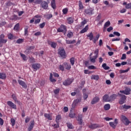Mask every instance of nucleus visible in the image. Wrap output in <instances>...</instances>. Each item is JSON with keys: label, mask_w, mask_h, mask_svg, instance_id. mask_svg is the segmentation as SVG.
<instances>
[{"label": "nucleus", "mask_w": 131, "mask_h": 131, "mask_svg": "<svg viewBox=\"0 0 131 131\" xmlns=\"http://www.w3.org/2000/svg\"><path fill=\"white\" fill-rule=\"evenodd\" d=\"M58 32H63L64 34H66V32L67 31V29L66 26L64 25H61L60 27L57 29Z\"/></svg>", "instance_id": "1"}, {"label": "nucleus", "mask_w": 131, "mask_h": 131, "mask_svg": "<svg viewBox=\"0 0 131 131\" xmlns=\"http://www.w3.org/2000/svg\"><path fill=\"white\" fill-rule=\"evenodd\" d=\"M118 95L119 96H120V97H121V98L120 99L119 103L120 104V105H122V104H124L125 102V100L126 99V97L125 95H123L120 93H118Z\"/></svg>", "instance_id": "2"}, {"label": "nucleus", "mask_w": 131, "mask_h": 131, "mask_svg": "<svg viewBox=\"0 0 131 131\" xmlns=\"http://www.w3.org/2000/svg\"><path fill=\"white\" fill-rule=\"evenodd\" d=\"M121 121L123 123L125 124V125H128L129 123H130V121L128 120V119L126 118L125 116H121Z\"/></svg>", "instance_id": "3"}, {"label": "nucleus", "mask_w": 131, "mask_h": 131, "mask_svg": "<svg viewBox=\"0 0 131 131\" xmlns=\"http://www.w3.org/2000/svg\"><path fill=\"white\" fill-rule=\"evenodd\" d=\"M58 55H60L62 58H66L67 55L64 49H59L58 50Z\"/></svg>", "instance_id": "4"}, {"label": "nucleus", "mask_w": 131, "mask_h": 131, "mask_svg": "<svg viewBox=\"0 0 131 131\" xmlns=\"http://www.w3.org/2000/svg\"><path fill=\"white\" fill-rule=\"evenodd\" d=\"M109 124L111 127L115 128L117 126V124H118V120H117V119H115L114 122H110Z\"/></svg>", "instance_id": "5"}, {"label": "nucleus", "mask_w": 131, "mask_h": 131, "mask_svg": "<svg viewBox=\"0 0 131 131\" xmlns=\"http://www.w3.org/2000/svg\"><path fill=\"white\" fill-rule=\"evenodd\" d=\"M7 105H8V106L12 109H14L15 110L17 109V106L16 104H15L14 103H13V102L11 101H7Z\"/></svg>", "instance_id": "6"}, {"label": "nucleus", "mask_w": 131, "mask_h": 131, "mask_svg": "<svg viewBox=\"0 0 131 131\" xmlns=\"http://www.w3.org/2000/svg\"><path fill=\"white\" fill-rule=\"evenodd\" d=\"M73 82V80L72 79H67L62 83L63 85H70Z\"/></svg>", "instance_id": "7"}, {"label": "nucleus", "mask_w": 131, "mask_h": 131, "mask_svg": "<svg viewBox=\"0 0 131 131\" xmlns=\"http://www.w3.org/2000/svg\"><path fill=\"white\" fill-rule=\"evenodd\" d=\"M102 100L103 102H111L110 96L108 94L104 95L102 97Z\"/></svg>", "instance_id": "8"}, {"label": "nucleus", "mask_w": 131, "mask_h": 131, "mask_svg": "<svg viewBox=\"0 0 131 131\" xmlns=\"http://www.w3.org/2000/svg\"><path fill=\"white\" fill-rule=\"evenodd\" d=\"M32 68L34 70V71L39 69L40 68V64L39 63H34L32 66Z\"/></svg>", "instance_id": "9"}, {"label": "nucleus", "mask_w": 131, "mask_h": 131, "mask_svg": "<svg viewBox=\"0 0 131 131\" xmlns=\"http://www.w3.org/2000/svg\"><path fill=\"white\" fill-rule=\"evenodd\" d=\"M94 11V9L92 8H88L85 10V13L87 15H92L93 12Z\"/></svg>", "instance_id": "10"}, {"label": "nucleus", "mask_w": 131, "mask_h": 131, "mask_svg": "<svg viewBox=\"0 0 131 131\" xmlns=\"http://www.w3.org/2000/svg\"><path fill=\"white\" fill-rule=\"evenodd\" d=\"M99 101H100V98H99V97L96 96L92 99L91 101V104L92 105H94V104H96V103H98Z\"/></svg>", "instance_id": "11"}, {"label": "nucleus", "mask_w": 131, "mask_h": 131, "mask_svg": "<svg viewBox=\"0 0 131 131\" xmlns=\"http://www.w3.org/2000/svg\"><path fill=\"white\" fill-rule=\"evenodd\" d=\"M77 120L79 124H80L81 125H82V114L78 115V118Z\"/></svg>", "instance_id": "12"}, {"label": "nucleus", "mask_w": 131, "mask_h": 131, "mask_svg": "<svg viewBox=\"0 0 131 131\" xmlns=\"http://www.w3.org/2000/svg\"><path fill=\"white\" fill-rule=\"evenodd\" d=\"M18 82L20 85H21L23 88H24L25 89H26L27 88V85H26V83H25V82L21 80H18Z\"/></svg>", "instance_id": "13"}, {"label": "nucleus", "mask_w": 131, "mask_h": 131, "mask_svg": "<svg viewBox=\"0 0 131 131\" xmlns=\"http://www.w3.org/2000/svg\"><path fill=\"white\" fill-rule=\"evenodd\" d=\"M41 6L42 8H43V9H44L45 10H47V9L49 8V5L48 4V3H47L46 1L42 2Z\"/></svg>", "instance_id": "14"}, {"label": "nucleus", "mask_w": 131, "mask_h": 131, "mask_svg": "<svg viewBox=\"0 0 131 131\" xmlns=\"http://www.w3.org/2000/svg\"><path fill=\"white\" fill-rule=\"evenodd\" d=\"M34 126V121H32L31 124L28 128V131H31Z\"/></svg>", "instance_id": "15"}, {"label": "nucleus", "mask_w": 131, "mask_h": 131, "mask_svg": "<svg viewBox=\"0 0 131 131\" xmlns=\"http://www.w3.org/2000/svg\"><path fill=\"white\" fill-rule=\"evenodd\" d=\"M82 92L83 93V99L84 100H86L88 98H89V95L86 94V90L85 89H83Z\"/></svg>", "instance_id": "16"}, {"label": "nucleus", "mask_w": 131, "mask_h": 131, "mask_svg": "<svg viewBox=\"0 0 131 131\" xmlns=\"http://www.w3.org/2000/svg\"><path fill=\"white\" fill-rule=\"evenodd\" d=\"M12 98L13 100H14L15 103H17V104L20 105V101H18V100L17 99V97H16V95H15L14 94H12Z\"/></svg>", "instance_id": "17"}, {"label": "nucleus", "mask_w": 131, "mask_h": 131, "mask_svg": "<svg viewBox=\"0 0 131 131\" xmlns=\"http://www.w3.org/2000/svg\"><path fill=\"white\" fill-rule=\"evenodd\" d=\"M35 18H41V16H40L39 15H35L34 17L33 18H32V19L30 20V24L33 23V22H34V21L35 20Z\"/></svg>", "instance_id": "18"}, {"label": "nucleus", "mask_w": 131, "mask_h": 131, "mask_svg": "<svg viewBox=\"0 0 131 131\" xmlns=\"http://www.w3.org/2000/svg\"><path fill=\"white\" fill-rule=\"evenodd\" d=\"M99 127V125L97 124H91L89 125L90 128H91L92 129H94L95 128H97Z\"/></svg>", "instance_id": "19"}, {"label": "nucleus", "mask_w": 131, "mask_h": 131, "mask_svg": "<svg viewBox=\"0 0 131 131\" xmlns=\"http://www.w3.org/2000/svg\"><path fill=\"white\" fill-rule=\"evenodd\" d=\"M98 58V56H94L92 57H90V62L92 63H96V59Z\"/></svg>", "instance_id": "20"}, {"label": "nucleus", "mask_w": 131, "mask_h": 131, "mask_svg": "<svg viewBox=\"0 0 131 131\" xmlns=\"http://www.w3.org/2000/svg\"><path fill=\"white\" fill-rule=\"evenodd\" d=\"M123 5V6H125L126 9H131V3L127 4L126 2H124Z\"/></svg>", "instance_id": "21"}, {"label": "nucleus", "mask_w": 131, "mask_h": 131, "mask_svg": "<svg viewBox=\"0 0 131 131\" xmlns=\"http://www.w3.org/2000/svg\"><path fill=\"white\" fill-rule=\"evenodd\" d=\"M89 30V26H86L84 29H83L80 32V33H84L85 32H86Z\"/></svg>", "instance_id": "22"}, {"label": "nucleus", "mask_w": 131, "mask_h": 131, "mask_svg": "<svg viewBox=\"0 0 131 131\" xmlns=\"http://www.w3.org/2000/svg\"><path fill=\"white\" fill-rule=\"evenodd\" d=\"M110 97L111 99V102H112V101H114L116 98H117V95L116 94H113Z\"/></svg>", "instance_id": "23"}, {"label": "nucleus", "mask_w": 131, "mask_h": 131, "mask_svg": "<svg viewBox=\"0 0 131 131\" xmlns=\"http://www.w3.org/2000/svg\"><path fill=\"white\" fill-rule=\"evenodd\" d=\"M87 37H89L90 40H93V39H94V34L92 32H91L90 33H89L87 35Z\"/></svg>", "instance_id": "24"}, {"label": "nucleus", "mask_w": 131, "mask_h": 131, "mask_svg": "<svg viewBox=\"0 0 131 131\" xmlns=\"http://www.w3.org/2000/svg\"><path fill=\"white\" fill-rule=\"evenodd\" d=\"M51 5L53 9H56V1L55 0H51Z\"/></svg>", "instance_id": "25"}, {"label": "nucleus", "mask_w": 131, "mask_h": 131, "mask_svg": "<svg viewBox=\"0 0 131 131\" xmlns=\"http://www.w3.org/2000/svg\"><path fill=\"white\" fill-rule=\"evenodd\" d=\"M66 43L68 45H72V43H75L76 41L75 40H66Z\"/></svg>", "instance_id": "26"}, {"label": "nucleus", "mask_w": 131, "mask_h": 131, "mask_svg": "<svg viewBox=\"0 0 131 131\" xmlns=\"http://www.w3.org/2000/svg\"><path fill=\"white\" fill-rule=\"evenodd\" d=\"M79 10H83L84 7L83 6V4H82V2L81 1H79Z\"/></svg>", "instance_id": "27"}, {"label": "nucleus", "mask_w": 131, "mask_h": 131, "mask_svg": "<svg viewBox=\"0 0 131 131\" xmlns=\"http://www.w3.org/2000/svg\"><path fill=\"white\" fill-rule=\"evenodd\" d=\"M130 108H131V106L130 105H126V104H124V105H122L121 106V109L127 110V109H130Z\"/></svg>", "instance_id": "28"}, {"label": "nucleus", "mask_w": 131, "mask_h": 131, "mask_svg": "<svg viewBox=\"0 0 131 131\" xmlns=\"http://www.w3.org/2000/svg\"><path fill=\"white\" fill-rule=\"evenodd\" d=\"M44 116H45V117H46V118H47V119H49V120H52L53 119L52 118V116H51L49 114H44Z\"/></svg>", "instance_id": "29"}, {"label": "nucleus", "mask_w": 131, "mask_h": 131, "mask_svg": "<svg viewBox=\"0 0 131 131\" xmlns=\"http://www.w3.org/2000/svg\"><path fill=\"white\" fill-rule=\"evenodd\" d=\"M7 75L5 73H0V78L1 79H6Z\"/></svg>", "instance_id": "30"}, {"label": "nucleus", "mask_w": 131, "mask_h": 131, "mask_svg": "<svg viewBox=\"0 0 131 131\" xmlns=\"http://www.w3.org/2000/svg\"><path fill=\"white\" fill-rule=\"evenodd\" d=\"M99 37H100V35H99V34H97V35L96 36L95 38H93V39H92L93 42H94V43H96V42H97V41L99 39Z\"/></svg>", "instance_id": "31"}, {"label": "nucleus", "mask_w": 131, "mask_h": 131, "mask_svg": "<svg viewBox=\"0 0 131 131\" xmlns=\"http://www.w3.org/2000/svg\"><path fill=\"white\" fill-rule=\"evenodd\" d=\"M81 102V98H77L74 100L73 103L75 104V105H76V104H78V103H80Z\"/></svg>", "instance_id": "32"}, {"label": "nucleus", "mask_w": 131, "mask_h": 131, "mask_svg": "<svg viewBox=\"0 0 131 131\" xmlns=\"http://www.w3.org/2000/svg\"><path fill=\"white\" fill-rule=\"evenodd\" d=\"M72 36H73V32L69 31L67 34V37H69V38H71Z\"/></svg>", "instance_id": "33"}, {"label": "nucleus", "mask_w": 131, "mask_h": 131, "mask_svg": "<svg viewBox=\"0 0 131 131\" xmlns=\"http://www.w3.org/2000/svg\"><path fill=\"white\" fill-rule=\"evenodd\" d=\"M110 108H111V106L110 104H106L104 106V110L108 111Z\"/></svg>", "instance_id": "34"}, {"label": "nucleus", "mask_w": 131, "mask_h": 131, "mask_svg": "<svg viewBox=\"0 0 131 131\" xmlns=\"http://www.w3.org/2000/svg\"><path fill=\"white\" fill-rule=\"evenodd\" d=\"M102 67L103 68V69H104V70H109V69H110V67L107 66L106 63H103Z\"/></svg>", "instance_id": "35"}, {"label": "nucleus", "mask_w": 131, "mask_h": 131, "mask_svg": "<svg viewBox=\"0 0 131 131\" xmlns=\"http://www.w3.org/2000/svg\"><path fill=\"white\" fill-rule=\"evenodd\" d=\"M110 24H111V23H110V21H106L104 25V29H106L107 27H108V26H110Z\"/></svg>", "instance_id": "36"}, {"label": "nucleus", "mask_w": 131, "mask_h": 131, "mask_svg": "<svg viewBox=\"0 0 131 131\" xmlns=\"http://www.w3.org/2000/svg\"><path fill=\"white\" fill-rule=\"evenodd\" d=\"M130 88H126L125 90V95H129L130 94Z\"/></svg>", "instance_id": "37"}, {"label": "nucleus", "mask_w": 131, "mask_h": 131, "mask_svg": "<svg viewBox=\"0 0 131 131\" xmlns=\"http://www.w3.org/2000/svg\"><path fill=\"white\" fill-rule=\"evenodd\" d=\"M64 65L65 66L66 69H67L68 70H70V69L71 68V66L70 65V64L64 63Z\"/></svg>", "instance_id": "38"}, {"label": "nucleus", "mask_w": 131, "mask_h": 131, "mask_svg": "<svg viewBox=\"0 0 131 131\" xmlns=\"http://www.w3.org/2000/svg\"><path fill=\"white\" fill-rule=\"evenodd\" d=\"M35 21H34V24H39L40 23V21L41 19L40 18H35Z\"/></svg>", "instance_id": "39"}, {"label": "nucleus", "mask_w": 131, "mask_h": 131, "mask_svg": "<svg viewBox=\"0 0 131 131\" xmlns=\"http://www.w3.org/2000/svg\"><path fill=\"white\" fill-rule=\"evenodd\" d=\"M50 80L51 82H55L56 81V79L53 78V74L52 73H50Z\"/></svg>", "instance_id": "40"}, {"label": "nucleus", "mask_w": 131, "mask_h": 131, "mask_svg": "<svg viewBox=\"0 0 131 131\" xmlns=\"http://www.w3.org/2000/svg\"><path fill=\"white\" fill-rule=\"evenodd\" d=\"M91 79H94L95 80H98L99 75H92L91 76Z\"/></svg>", "instance_id": "41"}, {"label": "nucleus", "mask_w": 131, "mask_h": 131, "mask_svg": "<svg viewBox=\"0 0 131 131\" xmlns=\"http://www.w3.org/2000/svg\"><path fill=\"white\" fill-rule=\"evenodd\" d=\"M8 37L9 39H15V38H16V37L14 36L12 34H9L8 35Z\"/></svg>", "instance_id": "42"}, {"label": "nucleus", "mask_w": 131, "mask_h": 131, "mask_svg": "<svg viewBox=\"0 0 131 131\" xmlns=\"http://www.w3.org/2000/svg\"><path fill=\"white\" fill-rule=\"evenodd\" d=\"M60 119H61V116L60 115H57L56 118V122H57V123H59V122H60Z\"/></svg>", "instance_id": "43"}, {"label": "nucleus", "mask_w": 131, "mask_h": 131, "mask_svg": "<svg viewBox=\"0 0 131 131\" xmlns=\"http://www.w3.org/2000/svg\"><path fill=\"white\" fill-rule=\"evenodd\" d=\"M73 22H74V20H73V18L69 17V18H68V24H72V23H73Z\"/></svg>", "instance_id": "44"}, {"label": "nucleus", "mask_w": 131, "mask_h": 131, "mask_svg": "<svg viewBox=\"0 0 131 131\" xmlns=\"http://www.w3.org/2000/svg\"><path fill=\"white\" fill-rule=\"evenodd\" d=\"M11 123L12 126H13V127H14V126L15 125V124L16 123V121L14 119H13V118L11 119Z\"/></svg>", "instance_id": "45"}, {"label": "nucleus", "mask_w": 131, "mask_h": 131, "mask_svg": "<svg viewBox=\"0 0 131 131\" xmlns=\"http://www.w3.org/2000/svg\"><path fill=\"white\" fill-rule=\"evenodd\" d=\"M70 118H74L75 117V113L71 112L69 114Z\"/></svg>", "instance_id": "46"}, {"label": "nucleus", "mask_w": 131, "mask_h": 131, "mask_svg": "<svg viewBox=\"0 0 131 131\" xmlns=\"http://www.w3.org/2000/svg\"><path fill=\"white\" fill-rule=\"evenodd\" d=\"M51 46L52 48H53V49H55L56 47H57V43L55 42H51Z\"/></svg>", "instance_id": "47"}, {"label": "nucleus", "mask_w": 131, "mask_h": 131, "mask_svg": "<svg viewBox=\"0 0 131 131\" xmlns=\"http://www.w3.org/2000/svg\"><path fill=\"white\" fill-rule=\"evenodd\" d=\"M67 126L68 128H70V129H73L74 127L72 123H67Z\"/></svg>", "instance_id": "48"}, {"label": "nucleus", "mask_w": 131, "mask_h": 131, "mask_svg": "<svg viewBox=\"0 0 131 131\" xmlns=\"http://www.w3.org/2000/svg\"><path fill=\"white\" fill-rule=\"evenodd\" d=\"M20 56L23 58V59L24 61H27V57H26V56L25 54L21 53Z\"/></svg>", "instance_id": "49"}, {"label": "nucleus", "mask_w": 131, "mask_h": 131, "mask_svg": "<svg viewBox=\"0 0 131 131\" xmlns=\"http://www.w3.org/2000/svg\"><path fill=\"white\" fill-rule=\"evenodd\" d=\"M24 41V39L19 38L16 41L17 43H22Z\"/></svg>", "instance_id": "50"}, {"label": "nucleus", "mask_w": 131, "mask_h": 131, "mask_svg": "<svg viewBox=\"0 0 131 131\" xmlns=\"http://www.w3.org/2000/svg\"><path fill=\"white\" fill-rule=\"evenodd\" d=\"M8 41V40L6 39H0V43H6Z\"/></svg>", "instance_id": "51"}, {"label": "nucleus", "mask_w": 131, "mask_h": 131, "mask_svg": "<svg viewBox=\"0 0 131 131\" xmlns=\"http://www.w3.org/2000/svg\"><path fill=\"white\" fill-rule=\"evenodd\" d=\"M62 13L64 15H66L68 13V8H64L62 10Z\"/></svg>", "instance_id": "52"}, {"label": "nucleus", "mask_w": 131, "mask_h": 131, "mask_svg": "<svg viewBox=\"0 0 131 131\" xmlns=\"http://www.w3.org/2000/svg\"><path fill=\"white\" fill-rule=\"evenodd\" d=\"M70 63L71 65L72 66L74 65V63H75L74 58L72 57V58L70 59Z\"/></svg>", "instance_id": "53"}, {"label": "nucleus", "mask_w": 131, "mask_h": 131, "mask_svg": "<svg viewBox=\"0 0 131 131\" xmlns=\"http://www.w3.org/2000/svg\"><path fill=\"white\" fill-rule=\"evenodd\" d=\"M129 68H128L126 70H121L120 71L121 73H125V72H128L129 71Z\"/></svg>", "instance_id": "54"}, {"label": "nucleus", "mask_w": 131, "mask_h": 131, "mask_svg": "<svg viewBox=\"0 0 131 131\" xmlns=\"http://www.w3.org/2000/svg\"><path fill=\"white\" fill-rule=\"evenodd\" d=\"M88 68L90 70H93V69H97V67H95L94 66H90L88 67Z\"/></svg>", "instance_id": "55"}, {"label": "nucleus", "mask_w": 131, "mask_h": 131, "mask_svg": "<svg viewBox=\"0 0 131 131\" xmlns=\"http://www.w3.org/2000/svg\"><path fill=\"white\" fill-rule=\"evenodd\" d=\"M94 54H95V56H97L98 58L99 57V49H96L94 52Z\"/></svg>", "instance_id": "56"}, {"label": "nucleus", "mask_w": 131, "mask_h": 131, "mask_svg": "<svg viewBox=\"0 0 131 131\" xmlns=\"http://www.w3.org/2000/svg\"><path fill=\"white\" fill-rule=\"evenodd\" d=\"M45 26H46V23H42L39 25V27L41 29L43 28Z\"/></svg>", "instance_id": "57"}, {"label": "nucleus", "mask_w": 131, "mask_h": 131, "mask_svg": "<svg viewBox=\"0 0 131 131\" xmlns=\"http://www.w3.org/2000/svg\"><path fill=\"white\" fill-rule=\"evenodd\" d=\"M14 30H19V24H17L15 25L14 28Z\"/></svg>", "instance_id": "58"}, {"label": "nucleus", "mask_w": 131, "mask_h": 131, "mask_svg": "<svg viewBox=\"0 0 131 131\" xmlns=\"http://www.w3.org/2000/svg\"><path fill=\"white\" fill-rule=\"evenodd\" d=\"M126 59V54H123L122 55V57L121 58V60H125Z\"/></svg>", "instance_id": "59"}, {"label": "nucleus", "mask_w": 131, "mask_h": 131, "mask_svg": "<svg viewBox=\"0 0 131 131\" xmlns=\"http://www.w3.org/2000/svg\"><path fill=\"white\" fill-rule=\"evenodd\" d=\"M28 34V28H25V35H27Z\"/></svg>", "instance_id": "60"}, {"label": "nucleus", "mask_w": 131, "mask_h": 131, "mask_svg": "<svg viewBox=\"0 0 131 131\" xmlns=\"http://www.w3.org/2000/svg\"><path fill=\"white\" fill-rule=\"evenodd\" d=\"M88 106H86L85 107H83V110H82V112L83 113H85V112H86V111H88Z\"/></svg>", "instance_id": "61"}, {"label": "nucleus", "mask_w": 131, "mask_h": 131, "mask_svg": "<svg viewBox=\"0 0 131 131\" xmlns=\"http://www.w3.org/2000/svg\"><path fill=\"white\" fill-rule=\"evenodd\" d=\"M29 61L31 63H34V62H35V60L33 58V57H30Z\"/></svg>", "instance_id": "62"}, {"label": "nucleus", "mask_w": 131, "mask_h": 131, "mask_svg": "<svg viewBox=\"0 0 131 131\" xmlns=\"http://www.w3.org/2000/svg\"><path fill=\"white\" fill-rule=\"evenodd\" d=\"M113 34L116 36H120V33L118 32H114Z\"/></svg>", "instance_id": "63"}, {"label": "nucleus", "mask_w": 131, "mask_h": 131, "mask_svg": "<svg viewBox=\"0 0 131 131\" xmlns=\"http://www.w3.org/2000/svg\"><path fill=\"white\" fill-rule=\"evenodd\" d=\"M29 121H30V118L28 117H26L25 119L26 123H28V122H29Z\"/></svg>", "instance_id": "64"}]
</instances>
